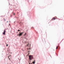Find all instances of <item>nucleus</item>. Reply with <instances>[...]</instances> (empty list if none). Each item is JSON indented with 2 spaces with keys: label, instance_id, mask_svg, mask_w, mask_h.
Listing matches in <instances>:
<instances>
[{
  "label": "nucleus",
  "instance_id": "7",
  "mask_svg": "<svg viewBox=\"0 0 64 64\" xmlns=\"http://www.w3.org/2000/svg\"><path fill=\"white\" fill-rule=\"evenodd\" d=\"M26 33H25V34H24V36H25V35H26Z\"/></svg>",
  "mask_w": 64,
  "mask_h": 64
},
{
  "label": "nucleus",
  "instance_id": "19",
  "mask_svg": "<svg viewBox=\"0 0 64 64\" xmlns=\"http://www.w3.org/2000/svg\"><path fill=\"white\" fill-rule=\"evenodd\" d=\"M28 52H29V51Z\"/></svg>",
  "mask_w": 64,
  "mask_h": 64
},
{
  "label": "nucleus",
  "instance_id": "14",
  "mask_svg": "<svg viewBox=\"0 0 64 64\" xmlns=\"http://www.w3.org/2000/svg\"><path fill=\"white\" fill-rule=\"evenodd\" d=\"M7 22H8V21H7Z\"/></svg>",
  "mask_w": 64,
  "mask_h": 64
},
{
  "label": "nucleus",
  "instance_id": "9",
  "mask_svg": "<svg viewBox=\"0 0 64 64\" xmlns=\"http://www.w3.org/2000/svg\"><path fill=\"white\" fill-rule=\"evenodd\" d=\"M18 31H20V30H18Z\"/></svg>",
  "mask_w": 64,
  "mask_h": 64
},
{
  "label": "nucleus",
  "instance_id": "11",
  "mask_svg": "<svg viewBox=\"0 0 64 64\" xmlns=\"http://www.w3.org/2000/svg\"><path fill=\"white\" fill-rule=\"evenodd\" d=\"M28 45H29V44H27V46H28Z\"/></svg>",
  "mask_w": 64,
  "mask_h": 64
},
{
  "label": "nucleus",
  "instance_id": "16",
  "mask_svg": "<svg viewBox=\"0 0 64 64\" xmlns=\"http://www.w3.org/2000/svg\"><path fill=\"white\" fill-rule=\"evenodd\" d=\"M29 64H30V63H29Z\"/></svg>",
  "mask_w": 64,
  "mask_h": 64
},
{
  "label": "nucleus",
  "instance_id": "2",
  "mask_svg": "<svg viewBox=\"0 0 64 64\" xmlns=\"http://www.w3.org/2000/svg\"><path fill=\"white\" fill-rule=\"evenodd\" d=\"M24 33V32H19V34H18V36H21V35H22V34Z\"/></svg>",
  "mask_w": 64,
  "mask_h": 64
},
{
  "label": "nucleus",
  "instance_id": "10",
  "mask_svg": "<svg viewBox=\"0 0 64 64\" xmlns=\"http://www.w3.org/2000/svg\"><path fill=\"white\" fill-rule=\"evenodd\" d=\"M10 56H8V58H9Z\"/></svg>",
  "mask_w": 64,
  "mask_h": 64
},
{
  "label": "nucleus",
  "instance_id": "5",
  "mask_svg": "<svg viewBox=\"0 0 64 64\" xmlns=\"http://www.w3.org/2000/svg\"><path fill=\"white\" fill-rule=\"evenodd\" d=\"M35 60H34V62H32V63H34V64H35Z\"/></svg>",
  "mask_w": 64,
  "mask_h": 64
},
{
  "label": "nucleus",
  "instance_id": "12",
  "mask_svg": "<svg viewBox=\"0 0 64 64\" xmlns=\"http://www.w3.org/2000/svg\"><path fill=\"white\" fill-rule=\"evenodd\" d=\"M9 60H10V58H9Z\"/></svg>",
  "mask_w": 64,
  "mask_h": 64
},
{
  "label": "nucleus",
  "instance_id": "1",
  "mask_svg": "<svg viewBox=\"0 0 64 64\" xmlns=\"http://www.w3.org/2000/svg\"><path fill=\"white\" fill-rule=\"evenodd\" d=\"M29 59H30V60H31L33 59V56L31 55H30L29 56Z\"/></svg>",
  "mask_w": 64,
  "mask_h": 64
},
{
  "label": "nucleus",
  "instance_id": "15",
  "mask_svg": "<svg viewBox=\"0 0 64 64\" xmlns=\"http://www.w3.org/2000/svg\"><path fill=\"white\" fill-rule=\"evenodd\" d=\"M14 15H15V14H14Z\"/></svg>",
  "mask_w": 64,
  "mask_h": 64
},
{
  "label": "nucleus",
  "instance_id": "18",
  "mask_svg": "<svg viewBox=\"0 0 64 64\" xmlns=\"http://www.w3.org/2000/svg\"><path fill=\"white\" fill-rule=\"evenodd\" d=\"M19 37H20V36H19Z\"/></svg>",
  "mask_w": 64,
  "mask_h": 64
},
{
  "label": "nucleus",
  "instance_id": "3",
  "mask_svg": "<svg viewBox=\"0 0 64 64\" xmlns=\"http://www.w3.org/2000/svg\"><path fill=\"white\" fill-rule=\"evenodd\" d=\"M6 32V29H5L4 31V32L2 33L4 35H5V33Z\"/></svg>",
  "mask_w": 64,
  "mask_h": 64
},
{
  "label": "nucleus",
  "instance_id": "17",
  "mask_svg": "<svg viewBox=\"0 0 64 64\" xmlns=\"http://www.w3.org/2000/svg\"><path fill=\"white\" fill-rule=\"evenodd\" d=\"M28 54H29V53H28Z\"/></svg>",
  "mask_w": 64,
  "mask_h": 64
},
{
  "label": "nucleus",
  "instance_id": "8",
  "mask_svg": "<svg viewBox=\"0 0 64 64\" xmlns=\"http://www.w3.org/2000/svg\"><path fill=\"white\" fill-rule=\"evenodd\" d=\"M6 46H8V44L6 45Z\"/></svg>",
  "mask_w": 64,
  "mask_h": 64
},
{
  "label": "nucleus",
  "instance_id": "4",
  "mask_svg": "<svg viewBox=\"0 0 64 64\" xmlns=\"http://www.w3.org/2000/svg\"><path fill=\"white\" fill-rule=\"evenodd\" d=\"M55 19V18H54L52 19V20H54Z\"/></svg>",
  "mask_w": 64,
  "mask_h": 64
},
{
  "label": "nucleus",
  "instance_id": "13",
  "mask_svg": "<svg viewBox=\"0 0 64 64\" xmlns=\"http://www.w3.org/2000/svg\"><path fill=\"white\" fill-rule=\"evenodd\" d=\"M29 49H30V50L31 49V48H29Z\"/></svg>",
  "mask_w": 64,
  "mask_h": 64
},
{
  "label": "nucleus",
  "instance_id": "6",
  "mask_svg": "<svg viewBox=\"0 0 64 64\" xmlns=\"http://www.w3.org/2000/svg\"><path fill=\"white\" fill-rule=\"evenodd\" d=\"M58 46H57V47H56V49H57V48H58Z\"/></svg>",
  "mask_w": 64,
  "mask_h": 64
}]
</instances>
